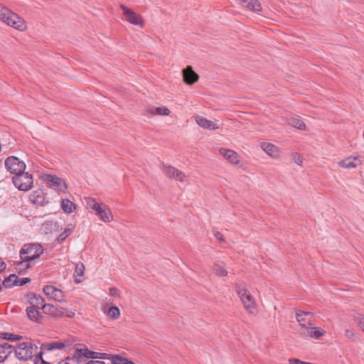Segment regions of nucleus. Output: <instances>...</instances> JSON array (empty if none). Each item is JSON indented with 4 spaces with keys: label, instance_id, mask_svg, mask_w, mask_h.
<instances>
[{
    "label": "nucleus",
    "instance_id": "f257e3e1",
    "mask_svg": "<svg viewBox=\"0 0 364 364\" xmlns=\"http://www.w3.org/2000/svg\"><path fill=\"white\" fill-rule=\"evenodd\" d=\"M43 252V248L38 243H31L24 245L21 251V260L17 263V267H23L25 269L30 268Z\"/></svg>",
    "mask_w": 364,
    "mask_h": 364
},
{
    "label": "nucleus",
    "instance_id": "f03ea898",
    "mask_svg": "<svg viewBox=\"0 0 364 364\" xmlns=\"http://www.w3.org/2000/svg\"><path fill=\"white\" fill-rule=\"evenodd\" d=\"M0 20L8 26H10L20 31H23L26 29V23L22 18L1 4Z\"/></svg>",
    "mask_w": 364,
    "mask_h": 364
},
{
    "label": "nucleus",
    "instance_id": "7ed1b4c3",
    "mask_svg": "<svg viewBox=\"0 0 364 364\" xmlns=\"http://www.w3.org/2000/svg\"><path fill=\"white\" fill-rule=\"evenodd\" d=\"M38 346L31 341L21 343L15 348L16 357L22 361H27L37 354Z\"/></svg>",
    "mask_w": 364,
    "mask_h": 364
},
{
    "label": "nucleus",
    "instance_id": "20e7f679",
    "mask_svg": "<svg viewBox=\"0 0 364 364\" xmlns=\"http://www.w3.org/2000/svg\"><path fill=\"white\" fill-rule=\"evenodd\" d=\"M237 293L246 311L250 314H255L257 304L251 294L240 285L237 286Z\"/></svg>",
    "mask_w": 364,
    "mask_h": 364
},
{
    "label": "nucleus",
    "instance_id": "39448f33",
    "mask_svg": "<svg viewBox=\"0 0 364 364\" xmlns=\"http://www.w3.org/2000/svg\"><path fill=\"white\" fill-rule=\"evenodd\" d=\"M14 185L19 190L27 191L33 186V177L28 172H19L14 175L12 178Z\"/></svg>",
    "mask_w": 364,
    "mask_h": 364
},
{
    "label": "nucleus",
    "instance_id": "423d86ee",
    "mask_svg": "<svg viewBox=\"0 0 364 364\" xmlns=\"http://www.w3.org/2000/svg\"><path fill=\"white\" fill-rule=\"evenodd\" d=\"M5 167L12 174H16L25 171L26 164L16 156H9L5 161Z\"/></svg>",
    "mask_w": 364,
    "mask_h": 364
},
{
    "label": "nucleus",
    "instance_id": "0eeeda50",
    "mask_svg": "<svg viewBox=\"0 0 364 364\" xmlns=\"http://www.w3.org/2000/svg\"><path fill=\"white\" fill-rule=\"evenodd\" d=\"M43 181L50 188L55 191L64 192L67 189L65 182L56 176L46 174L43 176Z\"/></svg>",
    "mask_w": 364,
    "mask_h": 364
},
{
    "label": "nucleus",
    "instance_id": "6e6552de",
    "mask_svg": "<svg viewBox=\"0 0 364 364\" xmlns=\"http://www.w3.org/2000/svg\"><path fill=\"white\" fill-rule=\"evenodd\" d=\"M120 8L123 11V14L126 20L128 22L135 26H139L141 27L143 26L144 21L139 14L135 13L132 9L127 8L124 5H121Z\"/></svg>",
    "mask_w": 364,
    "mask_h": 364
},
{
    "label": "nucleus",
    "instance_id": "1a4fd4ad",
    "mask_svg": "<svg viewBox=\"0 0 364 364\" xmlns=\"http://www.w3.org/2000/svg\"><path fill=\"white\" fill-rule=\"evenodd\" d=\"M43 293L49 299H53L58 302L64 301V292L54 286L46 285L43 287Z\"/></svg>",
    "mask_w": 364,
    "mask_h": 364
},
{
    "label": "nucleus",
    "instance_id": "9d476101",
    "mask_svg": "<svg viewBox=\"0 0 364 364\" xmlns=\"http://www.w3.org/2000/svg\"><path fill=\"white\" fill-rule=\"evenodd\" d=\"M163 171L165 175L168 178L181 182L185 181V174L173 166L164 164Z\"/></svg>",
    "mask_w": 364,
    "mask_h": 364
},
{
    "label": "nucleus",
    "instance_id": "9b49d317",
    "mask_svg": "<svg viewBox=\"0 0 364 364\" xmlns=\"http://www.w3.org/2000/svg\"><path fill=\"white\" fill-rule=\"evenodd\" d=\"M296 318L303 330L305 327L312 326L314 324L313 314L310 311H299L296 313Z\"/></svg>",
    "mask_w": 364,
    "mask_h": 364
},
{
    "label": "nucleus",
    "instance_id": "f8f14e48",
    "mask_svg": "<svg viewBox=\"0 0 364 364\" xmlns=\"http://www.w3.org/2000/svg\"><path fill=\"white\" fill-rule=\"evenodd\" d=\"M29 200L32 203L41 206H43L48 203L44 192L41 189L33 191L29 196Z\"/></svg>",
    "mask_w": 364,
    "mask_h": 364
},
{
    "label": "nucleus",
    "instance_id": "ddd939ff",
    "mask_svg": "<svg viewBox=\"0 0 364 364\" xmlns=\"http://www.w3.org/2000/svg\"><path fill=\"white\" fill-rule=\"evenodd\" d=\"M77 360L81 363L84 358H103L104 357L99 356L100 353L90 350L87 348L76 349L74 353Z\"/></svg>",
    "mask_w": 364,
    "mask_h": 364
},
{
    "label": "nucleus",
    "instance_id": "4468645a",
    "mask_svg": "<svg viewBox=\"0 0 364 364\" xmlns=\"http://www.w3.org/2000/svg\"><path fill=\"white\" fill-rule=\"evenodd\" d=\"M310 326H311L305 327V328L301 331V335L302 336L318 339L326 333V331L321 328Z\"/></svg>",
    "mask_w": 364,
    "mask_h": 364
},
{
    "label": "nucleus",
    "instance_id": "2eb2a0df",
    "mask_svg": "<svg viewBox=\"0 0 364 364\" xmlns=\"http://www.w3.org/2000/svg\"><path fill=\"white\" fill-rule=\"evenodd\" d=\"M183 79L186 84L193 85L198 80L199 76L191 66H187L182 70Z\"/></svg>",
    "mask_w": 364,
    "mask_h": 364
},
{
    "label": "nucleus",
    "instance_id": "dca6fc26",
    "mask_svg": "<svg viewBox=\"0 0 364 364\" xmlns=\"http://www.w3.org/2000/svg\"><path fill=\"white\" fill-rule=\"evenodd\" d=\"M28 299L31 307L41 309L43 310V306H46L44 299L38 294L30 293L28 294Z\"/></svg>",
    "mask_w": 364,
    "mask_h": 364
},
{
    "label": "nucleus",
    "instance_id": "f3484780",
    "mask_svg": "<svg viewBox=\"0 0 364 364\" xmlns=\"http://www.w3.org/2000/svg\"><path fill=\"white\" fill-rule=\"evenodd\" d=\"M70 343L69 341H51L48 343H46L42 345L43 350L53 351L55 350H60L64 348L65 347L70 346Z\"/></svg>",
    "mask_w": 364,
    "mask_h": 364
},
{
    "label": "nucleus",
    "instance_id": "a211bd4d",
    "mask_svg": "<svg viewBox=\"0 0 364 364\" xmlns=\"http://www.w3.org/2000/svg\"><path fill=\"white\" fill-rule=\"evenodd\" d=\"M43 312L46 314H48L53 317L60 318L64 316L65 311L63 308H58L54 305L46 304L43 306Z\"/></svg>",
    "mask_w": 364,
    "mask_h": 364
},
{
    "label": "nucleus",
    "instance_id": "6ab92c4d",
    "mask_svg": "<svg viewBox=\"0 0 364 364\" xmlns=\"http://www.w3.org/2000/svg\"><path fill=\"white\" fill-rule=\"evenodd\" d=\"M242 6L247 8L250 11L259 12L262 10V6L258 0H237Z\"/></svg>",
    "mask_w": 364,
    "mask_h": 364
},
{
    "label": "nucleus",
    "instance_id": "aec40b11",
    "mask_svg": "<svg viewBox=\"0 0 364 364\" xmlns=\"http://www.w3.org/2000/svg\"><path fill=\"white\" fill-rule=\"evenodd\" d=\"M220 154L233 164L239 163L238 154L233 150L221 148L219 150Z\"/></svg>",
    "mask_w": 364,
    "mask_h": 364
},
{
    "label": "nucleus",
    "instance_id": "412c9836",
    "mask_svg": "<svg viewBox=\"0 0 364 364\" xmlns=\"http://www.w3.org/2000/svg\"><path fill=\"white\" fill-rule=\"evenodd\" d=\"M197 124L204 129H207L209 130H214L217 129L219 127L217 126V124L210 120L207 119L206 118L200 116H198L196 117Z\"/></svg>",
    "mask_w": 364,
    "mask_h": 364
},
{
    "label": "nucleus",
    "instance_id": "4be33fe9",
    "mask_svg": "<svg viewBox=\"0 0 364 364\" xmlns=\"http://www.w3.org/2000/svg\"><path fill=\"white\" fill-rule=\"evenodd\" d=\"M39 309L28 306L26 314L29 319L36 323H41L43 318L42 314L38 311Z\"/></svg>",
    "mask_w": 364,
    "mask_h": 364
},
{
    "label": "nucleus",
    "instance_id": "5701e85b",
    "mask_svg": "<svg viewBox=\"0 0 364 364\" xmlns=\"http://www.w3.org/2000/svg\"><path fill=\"white\" fill-rule=\"evenodd\" d=\"M262 149L270 156L277 158L279 156L278 148L272 144L263 142L261 144Z\"/></svg>",
    "mask_w": 364,
    "mask_h": 364
},
{
    "label": "nucleus",
    "instance_id": "b1692460",
    "mask_svg": "<svg viewBox=\"0 0 364 364\" xmlns=\"http://www.w3.org/2000/svg\"><path fill=\"white\" fill-rule=\"evenodd\" d=\"M96 215H98L105 223L110 222L112 219V213L106 205L102 206L98 212H97Z\"/></svg>",
    "mask_w": 364,
    "mask_h": 364
},
{
    "label": "nucleus",
    "instance_id": "393cba45",
    "mask_svg": "<svg viewBox=\"0 0 364 364\" xmlns=\"http://www.w3.org/2000/svg\"><path fill=\"white\" fill-rule=\"evenodd\" d=\"M13 348L11 345L7 343L0 344V363H3L11 353Z\"/></svg>",
    "mask_w": 364,
    "mask_h": 364
},
{
    "label": "nucleus",
    "instance_id": "a878e982",
    "mask_svg": "<svg viewBox=\"0 0 364 364\" xmlns=\"http://www.w3.org/2000/svg\"><path fill=\"white\" fill-rule=\"evenodd\" d=\"M146 112L151 115L158 114L167 116L170 114V110L166 107H149Z\"/></svg>",
    "mask_w": 364,
    "mask_h": 364
},
{
    "label": "nucleus",
    "instance_id": "bb28decb",
    "mask_svg": "<svg viewBox=\"0 0 364 364\" xmlns=\"http://www.w3.org/2000/svg\"><path fill=\"white\" fill-rule=\"evenodd\" d=\"M359 161L357 158L348 157L344 160L341 161L338 164L340 166L345 168H355L358 166Z\"/></svg>",
    "mask_w": 364,
    "mask_h": 364
},
{
    "label": "nucleus",
    "instance_id": "cd10ccee",
    "mask_svg": "<svg viewBox=\"0 0 364 364\" xmlns=\"http://www.w3.org/2000/svg\"><path fill=\"white\" fill-rule=\"evenodd\" d=\"M287 122L289 125L297 128L300 130L306 129V125L304 122L297 117H292L288 119Z\"/></svg>",
    "mask_w": 364,
    "mask_h": 364
},
{
    "label": "nucleus",
    "instance_id": "c85d7f7f",
    "mask_svg": "<svg viewBox=\"0 0 364 364\" xmlns=\"http://www.w3.org/2000/svg\"><path fill=\"white\" fill-rule=\"evenodd\" d=\"M73 228V225L72 224H69L57 238V243H62L70 235Z\"/></svg>",
    "mask_w": 364,
    "mask_h": 364
},
{
    "label": "nucleus",
    "instance_id": "c756f323",
    "mask_svg": "<svg viewBox=\"0 0 364 364\" xmlns=\"http://www.w3.org/2000/svg\"><path fill=\"white\" fill-rule=\"evenodd\" d=\"M17 277L15 274H11L6 277L1 283L5 288H11L16 284Z\"/></svg>",
    "mask_w": 364,
    "mask_h": 364
},
{
    "label": "nucleus",
    "instance_id": "7c9ffc66",
    "mask_svg": "<svg viewBox=\"0 0 364 364\" xmlns=\"http://www.w3.org/2000/svg\"><path fill=\"white\" fill-rule=\"evenodd\" d=\"M60 207L65 213H72L74 204L68 199H63L61 200Z\"/></svg>",
    "mask_w": 364,
    "mask_h": 364
},
{
    "label": "nucleus",
    "instance_id": "2f4dec72",
    "mask_svg": "<svg viewBox=\"0 0 364 364\" xmlns=\"http://www.w3.org/2000/svg\"><path fill=\"white\" fill-rule=\"evenodd\" d=\"M0 336L5 340L11 341H16L22 338V336L11 333H1Z\"/></svg>",
    "mask_w": 364,
    "mask_h": 364
},
{
    "label": "nucleus",
    "instance_id": "473e14b6",
    "mask_svg": "<svg viewBox=\"0 0 364 364\" xmlns=\"http://www.w3.org/2000/svg\"><path fill=\"white\" fill-rule=\"evenodd\" d=\"M101 207L102 205L100 203H97L95 200L92 199L87 202V208L90 211L95 212V215L97 214V212H98Z\"/></svg>",
    "mask_w": 364,
    "mask_h": 364
},
{
    "label": "nucleus",
    "instance_id": "72a5a7b5",
    "mask_svg": "<svg viewBox=\"0 0 364 364\" xmlns=\"http://www.w3.org/2000/svg\"><path fill=\"white\" fill-rule=\"evenodd\" d=\"M107 315L112 319H117L120 316V311L117 306H112L108 309Z\"/></svg>",
    "mask_w": 364,
    "mask_h": 364
},
{
    "label": "nucleus",
    "instance_id": "f704fd0d",
    "mask_svg": "<svg viewBox=\"0 0 364 364\" xmlns=\"http://www.w3.org/2000/svg\"><path fill=\"white\" fill-rule=\"evenodd\" d=\"M113 364H134L132 361L121 356H115L112 360Z\"/></svg>",
    "mask_w": 364,
    "mask_h": 364
},
{
    "label": "nucleus",
    "instance_id": "c9c22d12",
    "mask_svg": "<svg viewBox=\"0 0 364 364\" xmlns=\"http://www.w3.org/2000/svg\"><path fill=\"white\" fill-rule=\"evenodd\" d=\"M213 272L215 273V274L220 277H225L228 274V271L225 269H224L223 267L219 264H215L214 266Z\"/></svg>",
    "mask_w": 364,
    "mask_h": 364
},
{
    "label": "nucleus",
    "instance_id": "e433bc0d",
    "mask_svg": "<svg viewBox=\"0 0 364 364\" xmlns=\"http://www.w3.org/2000/svg\"><path fill=\"white\" fill-rule=\"evenodd\" d=\"M58 364H80V363L74 354L73 357H67L65 359L60 360Z\"/></svg>",
    "mask_w": 364,
    "mask_h": 364
},
{
    "label": "nucleus",
    "instance_id": "4c0bfd02",
    "mask_svg": "<svg viewBox=\"0 0 364 364\" xmlns=\"http://www.w3.org/2000/svg\"><path fill=\"white\" fill-rule=\"evenodd\" d=\"M85 267L82 262L77 263L75 269V274L77 276H82L84 274Z\"/></svg>",
    "mask_w": 364,
    "mask_h": 364
},
{
    "label": "nucleus",
    "instance_id": "58836bf2",
    "mask_svg": "<svg viewBox=\"0 0 364 364\" xmlns=\"http://www.w3.org/2000/svg\"><path fill=\"white\" fill-rule=\"evenodd\" d=\"M42 353V351H40L39 353L37 351V354H36V356L34 360L35 364H49V363L43 359Z\"/></svg>",
    "mask_w": 364,
    "mask_h": 364
},
{
    "label": "nucleus",
    "instance_id": "ea45409f",
    "mask_svg": "<svg viewBox=\"0 0 364 364\" xmlns=\"http://www.w3.org/2000/svg\"><path fill=\"white\" fill-rule=\"evenodd\" d=\"M30 281H31V279L28 277H25V278H21V279H18L17 277V279L16 281V285L23 286V285H25L27 283H28Z\"/></svg>",
    "mask_w": 364,
    "mask_h": 364
},
{
    "label": "nucleus",
    "instance_id": "a19ab883",
    "mask_svg": "<svg viewBox=\"0 0 364 364\" xmlns=\"http://www.w3.org/2000/svg\"><path fill=\"white\" fill-rule=\"evenodd\" d=\"M109 294L112 296H116V297L119 296V290L115 287H111L109 289Z\"/></svg>",
    "mask_w": 364,
    "mask_h": 364
},
{
    "label": "nucleus",
    "instance_id": "79ce46f5",
    "mask_svg": "<svg viewBox=\"0 0 364 364\" xmlns=\"http://www.w3.org/2000/svg\"><path fill=\"white\" fill-rule=\"evenodd\" d=\"M345 335L347 338L352 339V340H353L355 338L354 332L350 329L346 330Z\"/></svg>",
    "mask_w": 364,
    "mask_h": 364
},
{
    "label": "nucleus",
    "instance_id": "37998d69",
    "mask_svg": "<svg viewBox=\"0 0 364 364\" xmlns=\"http://www.w3.org/2000/svg\"><path fill=\"white\" fill-rule=\"evenodd\" d=\"M301 360L297 358H291L289 360V364H301Z\"/></svg>",
    "mask_w": 364,
    "mask_h": 364
},
{
    "label": "nucleus",
    "instance_id": "c03bdc74",
    "mask_svg": "<svg viewBox=\"0 0 364 364\" xmlns=\"http://www.w3.org/2000/svg\"><path fill=\"white\" fill-rule=\"evenodd\" d=\"M6 267V263L0 259V272H3Z\"/></svg>",
    "mask_w": 364,
    "mask_h": 364
},
{
    "label": "nucleus",
    "instance_id": "a18cd8bd",
    "mask_svg": "<svg viewBox=\"0 0 364 364\" xmlns=\"http://www.w3.org/2000/svg\"><path fill=\"white\" fill-rule=\"evenodd\" d=\"M85 364H105V363L101 360H90Z\"/></svg>",
    "mask_w": 364,
    "mask_h": 364
},
{
    "label": "nucleus",
    "instance_id": "49530a36",
    "mask_svg": "<svg viewBox=\"0 0 364 364\" xmlns=\"http://www.w3.org/2000/svg\"><path fill=\"white\" fill-rule=\"evenodd\" d=\"M215 237L220 241H223V235L220 232H215Z\"/></svg>",
    "mask_w": 364,
    "mask_h": 364
},
{
    "label": "nucleus",
    "instance_id": "de8ad7c7",
    "mask_svg": "<svg viewBox=\"0 0 364 364\" xmlns=\"http://www.w3.org/2000/svg\"><path fill=\"white\" fill-rule=\"evenodd\" d=\"M73 315H74V313H73V312H72V311H70L68 314H67V316H68V317H73Z\"/></svg>",
    "mask_w": 364,
    "mask_h": 364
},
{
    "label": "nucleus",
    "instance_id": "09e8293b",
    "mask_svg": "<svg viewBox=\"0 0 364 364\" xmlns=\"http://www.w3.org/2000/svg\"><path fill=\"white\" fill-rule=\"evenodd\" d=\"M301 364H314L312 363H309V362H304V361H301Z\"/></svg>",
    "mask_w": 364,
    "mask_h": 364
},
{
    "label": "nucleus",
    "instance_id": "8fccbe9b",
    "mask_svg": "<svg viewBox=\"0 0 364 364\" xmlns=\"http://www.w3.org/2000/svg\"><path fill=\"white\" fill-rule=\"evenodd\" d=\"M1 290V279H0V291Z\"/></svg>",
    "mask_w": 364,
    "mask_h": 364
},
{
    "label": "nucleus",
    "instance_id": "3c124183",
    "mask_svg": "<svg viewBox=\"0 0 364 364\" xmlns=\"http://www.w3.org/2000/svg\"><path fill=\"white\" fill-rule=\"evenodd\" d=\"M296 164H300V163H301V161L300 160H297V161H296Z\"/></svg>",
    "mask_w": 364,
    "mask_h": 364
},
{
    "label": "nucleus",
    "instance_id": "603ef678",
    "mask_svg": "<svg viewBox=\"0 0 364 364\" xmlns=\"http://www.w3.org/2000/svg\"><path fill=\"white\" fill-rule=\"evenodd\" d=\"M296 164H300V163H301V161L300 160H297V161H296Z\"/></svg>",
    "mask_w": 364,
    "mask_h": 364
},
{
    "label": "nucleus",
    "instance_id": "864d4df0",
    "mask_svg": "<svg viewBox=\"0 0 364 364\" xmlns=\"http://www.w3.org/2000/svg\"><path fill=\"white\" fill-rule=\"evenodd\" d=\"M50 225V223H48L44 224V225Z\"/></svg>",
    "mask_w": 364,
    "mask_h": 364
}]
</instances>
